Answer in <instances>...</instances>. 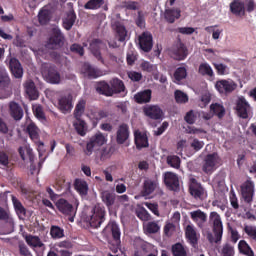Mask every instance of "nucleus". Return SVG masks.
I'll use <instances>...</instances> for the list:
<instances>
[{"label":"nucleus","mask_w":256,"mask_h":256,"mask_svg":"<svg viewBox=\"0 0 256 256\" xmlns=\"http://www.w3.org/2000/svg\"><path fill=\"white\" fill-rule=\"evenodd\" d=\"M209 223L212 225V232H209L207 239L210 243H218L223 238V222L221 216L217 212H211L209 214Z\"/></svg>","instance_id":"f257e3e1"},{"label":"nucleus","mask_w":256,"mask_h":256,"mask_svg":"<svg viewBox=\"0 0 256 256\" xmlns=\"http://www.w3.org/2000/svg\"><path fill=\"white\" fill-rule=\"evenodd\" d=\"M105 216V207L99 204L95 205L87 217L89 225L94 229L101 227L102 223L105 221Z\"/></svg>","instance_id":"f03ea898"},{"label":"nucleus","mask_w":256,"mask_h":256,"mask_svg":"<svg viewBox=\"0 0 256 256\" xmlns=\"http://www.w3.org/2000/svg\"><path fill=\"white\" fill-rule=\"evenodd\" d=\"M170 57L176 61H184L189 55V50L187 45H185L181 40L175 42L169 49Z\"/></svg>","instance_id":"7ed1b4c3"},{"label":"nucleus","mask_w":256,"mask_h":256,"mask_svg":"<svg viewBox=\"0 0 256 256\" xmlns=\"http://www.w3.org/2000/svg\"><path fill=\"white\" fill-rule=\"evenodd\" d=\"M56 207L60 213H62L65 216H68L69 222H74L75 217L77 215V210H75L74 206L69 203L66 199H58L56 202Z\"/></svg>","instance_id":"20e7f679"},{"label":"nucleus","mask_w":256,"mask_h":256,"mask_svg":"<svg viewBox=\"0 0 256 256\" xmlns=\"http://www.w3.org/2000/svg\"><path fill=\"white\" fill-rule=\"evenodd\" d=\"M65 35L60 28H53L52 35L49 37L47 46L51 49H59L64 45Z\"/></svg>","instance_id":"39448f33"},{"label":"nucleus","mask_w":256,"mask_h":256,"mask_svg":"<svg viewBox=\"0 0 256 256\" xmlns=\"http://www.w3.org/2000/svg\"><path fill=\"white\" fill-rule=\"evenodd\" d=\"M238 85L231 79L218 80L215 83V89L222 95H229L237 89Z\"/></svg>","instance_id":"423d86ee"},{"label":"nucleus","mask_w":256,"mask_h":256,"mask_svg":"<svg viewBox=\"0 0 256 256\" xmlns=\"http://www.w3.org/2000/svg\"><path fill=\"white\" fill-rule=\"evenodd\" d=\"M13 90V85L9 77V73L3 67H0V91L6 96H10Z\"/></svg>","instance_id":"0eeeda50"},{"label":"nucleus","mask_w":256,"mask_h":256,"mask_svg":"<svg viewBox=\"0 0 256 256\" xmlns=\"http://www.w3.org/2000/svg\"><path fill=\"white\" fill-rule=\"evenodd\" d=\"M240 190H241V195H242L244 201L248 204H251L253 202V198L255 196L254 182L251 180H246L240 186Z\"/></svg>","instance_id":"6e6552de"},{"label":"nucleus","mask_w":256,"mask_h":256,"mask_svg":"<svg viewBox=\"0 0 256 256\" xmlns=\"http://www.w3.org/2000/svg\"><path fill=\"white\" fill-rule=\"evenodd\" d=\"M108 139L102 134V132H98L96 135L92 136L87 145H86V154L91 155L94 148L101 147L105 145Z\"/></svg>","instance_id":"1a4fd4ad"},{"label":"nucleus","mask_w":256,"mask_h":256,"mask_svg":"<svg viewBox=\"0 0 256 256\" xmlns=\"http://www.w3.org/2000/svg\"><path fill=\"white\" fill-rule=\"evenodd\" d=\"M164 184L167 186V189L170 191H179L180 190V180L179 176L173 172H166L163 174Z\"/></svg>","instance_id":"9d476101"},{"label":"nucleus","mask_w":256,"mask_h":256,"mask_svg":"<svg viewBox=\"0 0 256 256\" xmlns=\"http://www.w3.org/2000/svg\"><path fill=\"white\" fill-rule=\"evenodd\" d=\"M189 192L197 201H203L206 196L205 188L195 178L190 180Z\"/></svg>","instance_id":"9b49d317"},{"label":"nucleus","mask_w":256,"mask_h":256,"mask_svg":"<svg viewBox=\"0 0 256 256\" xmlns=\"http://www.w3.org/2000/svg\"><path fill=\"white\" fill-rule=\"evenodd\" d=\"M9 70L13 78L22 80L24 77V68L21 62L16 57L10 58Z\"/></svg>","instance_id":"f8f14e48"},{"label":"nucleus","mask_w":256,"mask_h":256,"mask_svg":"<svg viewBox=\"0 0 256 256\" xmlns=\"http://www.w3.org/2000/svg\"><path fill=\"white\" fill-rule=\"evenodd\" d=\"M139 46L143 52L149 53L153 48V35L149 31L142 32L138 38Z\"/></svg>","instance_id":"ddd939ff"},{"label":"nucleus","mask_w":256,"mask_h":256,"mask_svg":"<svg viewBox=\"0 0 256 256\" xmlns=\"http://www.w3.org/2000/svg\"><path fill=\"white\" fill-rule=\"evenodd\" d=\"M159 186V181L156 178H146L142 185L141 195L143 197H149L155 192Z\"/></svg>","instance_id":"4468645a"},{"label":"nucleus","mask_w":256,"mask_h":256,"mask_svg":"<svg viewBox=\"0 0 256 256\" xmlns=\"http://www.w3.org/2000/svg\"><path fill=\"white\" fill-rule=\"evenodd\" d=\"M101 45H103L102 39L94 38L91 40L89 44L90 52L94 55V57L101 62V64H105L104 58L101 52Z\"/></svg>","instance_id":"2eb2a0df"},{"label":"nucleus","mask_w":256,"mask_h":256,"mask_svg":"<svg viewBox=\"0 0 256 256\" xmlns=\"http://www.w3.org/2000/svg\"><path fill=\"white\" fill-rule=\"evenodd\" d=\"M219 159L217 152L213 154H208L204 159V164L202 170L206 174H211L215 171V166L217 164V160Z\"/></svg>","instance_id":"dca6fc26"},{"label":"nucleus","mask_w":256,"mask_h":256,"mask_svg":"<svg viewBox=\"0 0 256 256\" xmlns=\"http://www.w3.org/2000/svg\"><path fill=\"white\" fill-rule=\"evenodd\" d=\"M129 136V125L126 123L120 124L116 131V142L118 143V145H123V143L129 140Z\"/></svg>","instance_id":"f3484780"},{"label":"nucleus","mask_w":256,"mask_h":256,"mask_svg":"<svg viewBox=\"0 0 256 256\" xmlns=\"http://www.w3.org/2000/svg\"><path fill=\"white\" fill-rule=\"evenodd\" d=\"M145 116L151 118V120H161L164 115L162 109L157 105H150L143 108Z\"/></svg>","instance_id":"a211bd4d"},{"label":"nucleus","mask_w":256,"mask_h":256,"mask_svg":"<svg viewBox=\"0 0 256 256\" xmlns=\"http://www.w3.org/2000/svg\"><path fill=\"white\" fill-rule=\"evenodd\" d=\"M82 72L84 73L85 77L88 79H97L103 77V72L101 69L93 67L90 63H84L82 67Z\"/></svg>","instance_id":"6ab92c4d"},{"label":"nucleus","mask_w":256,"mask_h":256,"mask_svg":"<svg viewBox=\"0 0 256 256\" xmlns=\"http://www.w3.org/2000/svg\"><path fill=\"white\" fill-rule=\"evenodd\" d=\"M236 110L240 118L247 119L250 110L249 102L244 97H240L237 101Z\"/></svg>","instance_id":"aec40b11"},{"label":"nucleus","mask_w":256,"mask_h":256,"mask_svg":"<svg viewBox=\"0 0 256 256\" xmlns=\"http://www.w3.org/2000/svg\"><path fill=\"white\" fill-rule=\"evenodd\" d=\"M230 12L237 17H244L246 15V8L244 1L233 0L230 3Z\"/></svg>","instance_id":"412c9836"},{"label":"nucleus","mask_w":256,"mask_h":256,"mask_svg":"<svg viewBox=\"0 0 256 256\" xmlns=\"http://www.w3.org/2000/svg\"><path fill=\"white\" fill-rule=\"evenodd\" d=\"M73 108L72 97L71 95H64L58 99V109L62 114L70 113Z\"/></svg>","instance_id":"4be33fe9"},{"label":"nucleus","mask_w":256,"mask_h":256,"mask_svg":"<svg viewBox=\"0 0 256 256\" xmlns=\"http://www.w3.org/2000/svg\"><path fill=\"white\" fill-rule=\"evenodd\" d=\"M95 91L102 96L112 97L111 85L105 80L98 81L95 84Z\"/></svg>","instance_id":"5701e85b"},{"label":"nucleus","mask_w":256,"mask_h":256,"mask_svg":"<svg viewBox=\"0 0 256 256\" xmlns=\"http://www.w3.org/2000/svg\"><path fill=\"white\" fill-rule=\"evenodd\" d=\"M135 145L137 149L148 148L149 147V138L145 132L139 130L135 131Z\"/></svg>","instance_id":"b1692460"},{"label":"nucleus","mask_w":256,"mask_h":256,"mask_svg":"<svg viewBox=\"0 0 256 256\" xmlns=\"http://www.w3.org/2000/svg\"><path fill=\"white\" fill-rule=\"evenodd\" d=\"M46 80L51 84H59L61 82V74L55 66H50L45 73Z\"/></svg>","instance_id":"393cba45"},{"label":"nucleus","mask_w":256,"mask_h":256,"mask_svg":"<svg viewBox=\"0 0 256 256\" xmlns=\"http://www.w3.org/2000/svg\"><path fill=\"white\" fill-rule=\"evenodd\" d=\"M185 235L190 245L193 247H197L199 237L197 235V230L194 228L193 225H187L185 229Z\"/></svg>","instance_id":"a878e982"},{"label":"nucleus","mask_w":256,"mask_h":256,"mask_svg":"<svg viewBox=\"0 0 256 256\" xmlns=\"http://www.w3.org/2000/svg\"><path fill=\"white\" fill-rule=\"evenodd\" d=\"M110 90L112 91L111 97H113V95H118L119 93L125 92L126 87L122 80L113 78L110 80Z\"/></svg>","instance_id":"bb28decb"},{"label":"nucleus","mask_w":256,"mask_h":256,"mask_svg":"<svg viewBox=\"0 0 256 256\" xmlns=\"http://www.w3.org/2000/svg\"><path fill=\"white\" fill-rule=\"evenodd\" d=\"M53 16V12L48 6L42 7V9L38 13V22L41 25H46L51 22V18Z\"/></svg>","instance_id":"cd10ccee"},{"label":"nucleus","mask_w":256,"mask_h":256,"mask_svg":"<svg viewBox=\"0 0 256 256\" xmlns=\"http://www.w3.org/2000/svg\"><path fill=\"white\" fill-rule=\"evenodd\" d=\"M181 17V10L180 8H167L164 12V18L166 21L170 24H173L176 22V19H179Z\"/></svg>","instance_id":"c85d7f7f"},{"label":"nucleus","mask_w":256,"mask_h":256,"mask_svg":"<svg viewBox=\"0 0 256 256\" xmlns=\"http://www.w3.org/2000/svg\"><path fill=\"white\" fill-rule=\"evenodd\" d=\"M135 102L138 104H146L149 103L152 99V91L151 89H144V91L137 92L134 95Z\"/></svg>","instance_id":"c756f323"},{"label":"nucleus","mask_w":256,"mask_h":256,"mask_svg":"<svg viewBox=\"0 0 256 256\" xmlns=\"http://www.w3.org/2000/svg\"><path fill=\"white\" fill-rule=\"evenodd\" d=\"M24 88H25L26 94L29 96L30 99L35 101L36 99L39 98V92L33 80H27L24 84Z\"/></svg>","instance_id":"7c9ffc66"},{"label":"nucleus","mask_w":256,"mask_h":256,"mask_svg":"<svg viewBox=\"0 0 256 256\" xmlns=\"http://www.w3.org/2000/svg\"><path fill=\"white\" fill-rule=\"evenodd\" d=\"M76 21H77V14L75 13V11H69L67 13V16L62 19V27L65 30L70 31L73 25L76 23Z\"/></svg>","instance_id":"2f4dec72"},{"label":"nucleus","mask_w":256,"mask_h":256,"mask_svg":"<svg viewBox=\"0 0 256 256\" xmlns=\"http://www.w3.org/2000/svg\"><path fill=\"white\" fill-rule=\"evenodd\" d=\"M11 199H12V203L14 205V209L16 211L17 216L19 217V219L24 220V217H26L27 215L26 208L21 203V201L14 195H12Z\"/></svg>","instance_id":"473e14b6"},{"label":"nucleus","mask_w":256,"mask_h":256,"mask_svg":"<svg viewBox=\"0 0 256 256\" xmlns=\"http://www.w3.org/2000/svg\"><path fill=\"white\" fill-rule=\"evenodd\" d=\"M10 116L14 118L15 121H20L24 116V111L17 102H10Z\"/></svg>","instance_id":"72a5a7b5"},{"label":"nucleus","mask_w":256,"mask_h":256,"mask_svg":"<svg viewBox=\"0 0 256 256\" xmlns=\"http://www.w3.org/2000/svg\"><path fill=\"white\" fill-rule=\"evenodd\" d=\"M74 189L78 192L80 196H87L89 191L87 181L82 179H75Z\"/></svg>","instance_id":"f704fd0d"},{"label":"nucleus","mask_w":256,"mask_h":256,"mask_svg":"<svg viewBox=\"0 0 256 256\" xmlns=\"http://www.w3.org/2000/svg\"><path fill=\"white\" fill-rule=\"evenodd\" d=\"M25 241L27 245L31 248H43L45 244L40 240L39 236L34 235H26Z\"/></svg>","instance_id":"c9c22d12"},{"label":"nucleus","mask_w":256,"mask_h":256,"mask_svg":"<svg viewBox=\"0 0 256 256\" xmlns=\"http://www.w3.org/2000/svg\"><path fill=\"white\" fill-rule=\"evenodd\" d=\"M74 129L77 131V134L80 136H86L88 126L85 120H82L81 118H76V121L73 123Z\"/></svg>","instance_id":"e433bc0d"},{"label":"nucleus","mask_w":256,"mask_h":256,"mask_svg":"<svg viewBox=\"0 0 256 256\" xmlns=\"http://www.w3.org/2000/svg\"><path fill=\"white\" fill-rule=\"evenodd\" d=\"M198 73L202 75L203 77H209L213 78L215 77V74L213 72V68L211 65L207 62L200 63L198 67Z\"/></svg>","instance_id":"4c0bfd02"},{"label":"nucleus","mask_w":256,"mask_h":256,"mask_svg":"<svg viewBox=\"0 0 256 256\" xmlns=\"http://www.w3.org/2000/svg\"><path fill=\"white\" fill-rule=\"evenodd\" d=\"M101 198L106 207L111 208L115 204L116 194L110 191H104L101 193Z\"/></svg>","instance_id":"58836bf2"},{"label":"nucleus","mask_w":256,"mask_h":256,"mask_svg":"<svg viewBox=\"0 0 256 256\" xmlns=\"http://www.w3.org/2000/svg\"><path fill=\"white\" fill-rule=\"evenodd\" d=\"M128 36V31L124 25L118 23L115 25V38L119 42H125Z\"/></svg>","instance_id":"ea45409f"},{"label":"nucleus","mask_w":256,"mask_h":256,"mask_svg":"<svg viewBox=\"0 0 256 256\" xmlns=\"http://www.w3.org/2000/svg\"><path fill=\"white\" fill-rule=\"evenodd\" d=\"M112 239L116 246L121 243V230L116 222L110 224Z\"/></svg>","instance_id":"a19ab883"},{"label":"nucleus","mask_w":256,"mask_h":256,"mask_svg":"<svg viewBox=\"0 0 256 256\" xmlns=\"http://www.w3.org/2000/svg\"><path fill=\"white\" fill-rule=\"evenodd\" d=\"M146 234H156L160 232V225L158 222H148L143 226Z\"/></svg>","instance_id":"79ce46f5"},{"label":"nucleus","mask_w":256,"mask_h":256,"mask_svg":"<svg viewBox=\"0 0 256 256\" xmlns=\"http://www.w3.org/2000/svg\"><path fill=\"white\" fill-rule=\"evenodd\" d=\"M238 249H239L241 254H244L246 256H255V253H254L253 249L244 240H241L239 242Z\"/></svg>","instance_id":"37998d69"},{"label":"nucleus","mask_w":256,"mask_h":256,"mask_svg":"<svg viewBox=\"0 0 256 256\" xmlns=\"http://www.w3.org/2000/svg\"><path fill=\"white\" fill-rule=\"evenodd\" d=\"M172 256H187V250L180 242L172 245Z\"/></svg>","instance_id":"c03bdc74"},{"label":"nucleus","mask_w":256,"mask_h":256,"mask_svg":"<svg viewBox=\"0 0 256 256\" xmlns=\"http://www.w3.org/2000/svg\"><path fill=\"white\" fill-rule=\"evenodd\" d=\"M86 104L87 101L84 99L78 101V104L76 105L73 113L75 118H81V116L85 113Z\"/></svg>","instance_id":"a18cd8bd"},{"label":"nucleus","mask_w":256,"mask_h":256,"mask_svg":"<svg viewBox=\"0 0 256 256\" xmlns=\"http://www.w3.org/2000/svg\"><path fill=\"white\" fill-rule=\"evenodd\" d=\"M26 131L30 136L31 140H38L39 139V128L35 123L31 122L27 125Z\"/></svg>","instance_id":"49530a36"},{"label":"nucleus","mask_w":256,"mask_h":256,"mask_svg":"<svg viewBox=\"0 0 256 256\" xmlns=\"http://www.w3.org/2000/svg\"><path fill=\"white\" fill-rule=\"evenodd\" d=\"M104 3H105L104 0H89L84 5V9H86V10H98V9L102 8Z\"/></svg>","instance_id":"de8ad7c7"},{"label":"nucleus","mask_w":256,"mask_h":256,"mask_svg":"<svg viewBox=\"0 0 256 256\" xmlns=\"http://www.w3.org/2000/svg\"><path fill=\"white\" fill-rule=\"evenodd\" d=\"M50 235L52 239H62L65 236L64 229L60 228V226L52 225L50 229Z\"/></svg>","instance_id":"09e8293b"},{"label":"nucleus","mask_w":256,"mask_h":256,"mask_svg":"<svg viewBox=\"0 0 256 256\" xmlns=\"http://www.w3.org/2000/svg\"><path fill=\"white\" fill-rule=\"evenodd\" d=\"M174 79L179 83L181 80L187 78V68L186 67H178L174 74Z\"/></svg>","instance_id":"8fccbe9b"},{"label":"nucleus","mask_w":256,"mask_h":256,"mask_svg":"<svg viewBox=\"0 0 256 256\" xmlns=\"http://www.w3.org/2000/svg\"><path fill=\"white\" fill-rule=\"evenodd\" d=\"M191 219L195 222L201 221L202 223L207 222V214L201 210L191 212Z\"/></svg>","instance_id":"3c124183"},{"label":"nucleus","mask_w":256,"mask_h":256,"mask_svg":"<svg viewBox=\"0 0 256 256\" xmlns=\"http://www.w3.org/2000/svg\"><path fill=\"white\" fill-rule=\"evenodd\" d=\"M234 254V247L229 243H225L220 250V256H234Z\"/></svg>","instance_id":"603ef678"},{"label":"nucleus","mask_w":256,"mask_h":256,"mask_svg":"<svg viewBox=\"0 0 256 256\" xmlns=\"http://www.w3.org/2000/svg\"><path fill=\"white\" fill-rule=\"evenodd\" d=\"M135 23L138 28H140V29L145 28L146 18H145V13L143 11L137 12V17L135 18Z\"/></svg>","instance_id":"864d4df0"},{"label":"nucleus","mask_w":256,"mask_h":256,"mask_svg":"<svg viewBox=\"0 0 256 256\" xmlns=\"http://www.w3.org/2000/svg\"><path fill=\"white\" fill-rule=\"evenodd\" d=\"M167 164L173 168H180L181 158L176 155L167 156Z\"/></svg>","instance_id":"5fc2aeb1"},{"label":"nucleus","mask_w":256,"mask_h":256,"mask_svg":"<svg viewBox=\"0 0 256 256\" xmlns=\"http://www.w3.org/2000/svg\"><path fill=\"white\" fill-rule=\"evenodd\" d=\"M210 110L213 111L214 115L222 118L225 115V108L220 104H212Z\"/></svg>","instance_id":"6e6d98bb"},{"label":"nucleus","mask_w":256,"mask_h":256,"mask_svg":"<svg viewBox=\"0 0 256 256\" xmlns=\"http://www.w3.org/2000/svg\"><path fill=\"white\" fill-rule=\"evenodd\" d=\"M91 116L94 118L95 121L103 120V118H107L109 116L108 111L99 110V111H92Z\"/></svg>","instance_id":"4d7b16f0"},{"label":"nucleus","mask_w":256,"mask_h":256,"mask_svg":"<svg viewBox=\"0 0 256 256\" xmlns=\"http://www.w3.org/2000/svg\"><path fill=\"white\" fill-rule=\"evenodd\" d=\"M141 69L148 73H152L153 76H154V73H156L157 71V67L154 64L149 63L148 61L141 63Z\"/></svg>","instance_id":"13d9d810"},{"label":"nucleus","mask_w":256,"mask_h":256,"mask_svg":"<svg viewBox=\"0 0 256 256\" xmlns=\"http://www.w3.org/2000/svg\"><path fill=\"white\" fill-rule=\"evenodd\" d=\"M244 232L250 237L251 240L256 241V226L245 225Z\"/></svg>","instance_id":"bf43d9fd"},{"label":"nucleus","mask_w":256,"mask_h":256,"mask_svg":"<svg viewBox=\"0 0 256 256\" xmlns=\"http://www.w3.org/2000/svg\"><path fill=\"white\" fill-rule=\"evenodd\" d=\"M18 249L20 256H34L24 242H19Z\"/></svg>","instance_id":"052dcab7"},{"label":"nucleus","mask_w":256,"mask_h":256,"mask_svg":"<svg viewBox=\"0 0 256 256\" xmlns=\"http://www.w3.org/2000/svg\"><path fill=\"white\" fill-rule=\"evenodd\" d=\"M175 101L177 103H187L189 101V98L186 93L182 91H175Z\"/></svg>","instance_id":"680f3d73"},{"label":"nucleus","mask_w":256,"mask_h":256,"mask_svg":"<svg viewBox=\"0 0 256 256\" xmlns=\"http://www.w3.org/2000/svg\"><path fill=\"white\" fill-rule=\"evenodd\" d=\"M70 51L72 53L78 54L80 57H83V55L85 54L84 46L77 43H74L70 46Z\"/></svg>","instance_id":"e2e57ef3"},{"label":"nucleus","mask_w":256,"mask_h":256,"mask_svg":"<svg viewBox=\"0 0 256 256\" xmlns=\"http://www.w3.org/2000/svg\"><path fill=\"white\" fill-rule=\"evenodd\" d=\"M213 66L218 75H225L228 71V66L223 63H213Z\"/></svg>","instance_id":"0e129e2a"},{"label":"nucleus","mask_w":256,"mask_h":256,"mask_svg":"<svg viewBox=\"0 0 256 256\" xmlns=\"http://www.w3.org/2000/svg\"><path fill=\"white\" fill-rule=\"evenodd\" d=\"M136 216L141 221H149V220H151V216H150L149 212L147 210H145V209L137 211L136 212Z\"/></svg>","instance_id":"69168bd1"},{"label":"nucleus","mask_w":256,"mask_h":256,"mask_svg":"<svg viewBox=\"0 0 256 256\" xmlns=\"http://www.w3.org/2000/svg\"><path fill=\"white\" fill-rule=\"evenodd\" d=\"M125 9L130 11H136L140 9V5L138 1H127L125 2Z\"/></svg>","instance_id":"338daca9"},{"label":"nucleus","mask_w":256,"mask_h":256,"mask_svg":"<svg viewBox=\"0 0 256 256\" xmlns=\"http://www.w3.org/2000/svg\"><path fill=\"white\" fill-rule=\"evenodd\" d=\"M33 113L38 118V120H45V113L42 106H36L33 108Z\"/></svg>","instance_id":"774afa93"}]
</instances>
